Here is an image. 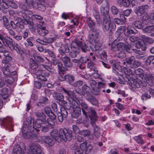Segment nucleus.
Masks as SVG:
<instances>
[{
	"mask_svg": "<svg viewBox=\"0 0 154 154\" xmlns=\"http://www.w3.org/2000/svg\"><path fill=\"white\" fill-rule=\"evenodd\" d=\"M63 90L64 93L66 95V96L67 100L70 104L69 108L66 107L67 109H69L72 107L73 112L72 113V116L73 117L77 118L81 114V110L80 107L75 105L76 103L78 105H80V103L77 99V95L78 94L75 91H68L65 89L63 88Z\"/></svg>",
	"mask_w": 154,
	"mask_h": 154,
	"instance_id": "nucleus-1",
	"label": "nucleus"
},
{
	"mask_svg": "<svg viewBox=\"0 0 154 154\" xmlns=\"http://www.w3.org/2000/svg\"><path fill=\"white\" fill-rule=\"evenodd\" d=\"M71 133L68 132L66 129H60L58 131L57 130H55L51 133V135L55 137V139L58 142H60L62 140L65 142L67 141H70L71 138L75 139L77 137L78 141L79 142L82 141L84 139L82 137L79 136V134H76L74 136H71Z\"/></svg>",
	"mask_w": 154,
	"mask_h": 154,
	"instance_id": "nucleus-2",
	"label": "nucleus"
},
{
	"mask_svg": "<svg viewBox=\"0 0 154 154\" xmlns=\"http://www.w3.org/2000/svg\"><path fill=\"white\" fill-rule=\"evenodd\" d=\"M100 11L102 14L104 16V19L105 21L106 19V20L103 24V30L106 32L109 30H112L115 29L116 28V25L113 23L111 22L107 9H105L103 7H101L100 8Z\"/></svg>",
	"mask_w": 154,
	"mask_h": 154,
	"instance_id": "nucleus-3",
	"label": "nucleus"
},
{
	"mask_svg": "<svg viewBox=\"0 0 154 154\" xmlns=\"http://www.w3.org/2000/svg\"><path fill=\"white\" fill-rule=\"evenodd\" d=\"M71 48L74 52H70L69 54L70 56L72 58H75L76 57V53L79 52L80 48L81 49L83 52H86L84 44H82L80 40L78 39H76L75 42L72 43L71 45Z\"/></svg>",
	"mask_w": 154,
	"mask_h": 154,
	"instance_id": "nucleus-4",
	"label": "nucleus"
},
{
	"mask_svg": "<svg viewBox=\"0 0 154 154\" xmlns=\"http://www.w3.org/2000/svg\"><path fill=\"white\" fill-rule=\"evenodd\" d=\"M0 39L5 46H8L11 50L15 49L17 52L19 51L20 48L19 46L17 45L15 46L14 42L9 37H4L2 35L0 34Z\"/></svg>",
	"mask_w": 154,
	"mask_h": 154,
	"instance_id": "nucleus-5",
	"label": "nucleus"
},
{
	"mask_svg": "<svg viewBox=\"0 0 154 154\" xmlns=\"http://www.w3.org/2000/svg\"><path fill=\"white\" fill-rule=\"evenodd\" d=\"M29 127L28 123L26 122H24L22 129L23 137L25 139L30 137L34 139L36 138L37 135L35 134H32L29 132Z\"/></svg>",
	"mask_w": 154,
	"mask_h": 154,
	"instance_id": "nucleus-6",
	"label": "nucleus"
},
{
	"mask_svg": "<svg viewBox=\"0 0 154 154\" xmlns=\"http://www.w3.org/2000/svg\"><path fill=\"white\" fill-rule=\"evenodd\" d=\"M44 110L45 114L49 117L47 120L48 124L52 127L54 125V121L56 118V116L52 112L51 108L49 107L44 108Z\"/></svg>",
	"mask_w": 154,
	"mask_h": 154,
	"instance_id": "nucleus-7",
	"label": "nucleus"
},
{
	"mask_svg": "<svg viewBox=\"0 0 154 154\" xmlns=\"http://www.w3.org/2000/svg\"><path fill=\"white\" fill-rule=\"evenodd\" d=\"M23 19L20 22L16 23L17 27L20 28L21 29H23L24 26L22 23L25 24H29L31 26L33 25V23L31 19L28 16L24 14L22 15Z\"/></svg>",
	"mask_w": 154,
	"mask_h": 154,
	"instance_id": "nucleus-8",
	"label": "nucleus"
},
{
	"mask_svg": "<svg viewBox=\"0 0 154 154\" xmlns=\"http://www.w3.org/2000/svg\"><path fill=\"white\" fill-rule=\"evenodd\" d=\"M29 152L32 154H44L40 145L37 143H32L30 144Z\"/></svg>",
	"mask_w": 154,
	"mask_h": 154,
	"instance_id": "nucleus-9",
	"label": "nucleus"
},
{
	"mask_svg": "<svg viewBox=\"0 0 154 154\" xmlns=\"http://www.w3.org/2000/svg\"><path fill=\"white\" fill-rule=\"evenodd\" d=\"M98 32L97 30L91 31L88 35L89 41L91 44L93 43H96L98 40Z\"/></svg>",
	"mask_w": 154,
	"mask_h": 154,
	"instance_id": "nucleus-10",
	"label": "nucleus"
},
{
	"mask_svg": "<svg viewBox=\"0 0 154 154\" xmlns=\"http://www.w3.org/2000/svg\"><path fill=\"white\" fill-rule=\"evenodd\" d=\"M0 122H2V125L8 128L13 127V120L11 117L0 119Z\"/></svg>",
	"mask_w": 154,
	"mask_h": 154,
	"instance_id": "nucleus-11",
	"label": "nucleus"
},
{
	"mask_svg": "<svg viewBox=\"0 0 154 154\" xmlns=\"http://www.w3.org/2000/svg\"><path fill=\"white\" fill-rule=\"evenodd\" d=\"M45 123H46V124H48L47 125L48 126V127H49L50 126L52 128L50 125L48 124V122H46V120L44 121V119H38L36 120L35 125L34 124L30 123V128H32L33 127V129H34L35 128V127L36 128H39L41 127L42 125Z\"/></svg>",
	"mask_w": 154,
	"mask_h": 154,
	"instance_id": "nucleus-12",
	"label": "nucleus"
},
{
	"mask_svg": "<svg viewBox=\"0 0 154 154\" xmlns=\"http://www.w3.org/2000/svg\"><path fill=\"white\" fill-rule=\"evenodd\" d=\"M56 130V129L54 130L51 133V137L53 138V139H51L48 136H43L42 137V139L44 140V142L48 144L49 146H52L54 145V140H56L57 142H58L55 139L54 137L53 136H52L51 134L52 133L53 131L54 130Z\"/></svg>",
	"mask_w": 154,
	"mask_h": 154,
	"instance_id": "nucleus-13",
	"label": "nucleus"
},
{
	"mask_svg": "<svg viewBox=\"0 0 154 154\" xmlns=\"http://www.w3.org/2000/svg\"><path fill=\"white\" fill-rule=\"evenodd\" d=\"M148 8L147 5L139 6L135 9V12L138 16H140L145 12Z\"/></svg>",
	"mask_w": 154,
	"mask_h": 154,
	"instance_id": "nucleus-14",
	"label": "nucleus"
},
{
	"mask_svg": "<svg viewBox=\"0 0 154 154\" xmlns=\"http://www.w3.org/2000/svg\"><path fill=\"white\" fill-rule=\"evenodd\" d=\"M81 148H82L83 150H85V153H89L93 149L92 145L91 144H87L86 142H84L81 144Z\"/></svg>",
	"mask_w": 154,
	"mask_h": 154,
	"instance_id": "nucleus-15",
	"label": "nucleus"
},
{
	"mask_svg": "<svg viewBox=\"0 0 154 154\" xmlns=\"http://www.w3.org/2000/svg\"><path fill=\"white\" fill-rule=\"evenodd\" d=\"M84 47L86 51H90L93 47H94L96 50H99L100 49L101 44L98 42V40H97V42L95 43H93L91 44L92 45H91L90 47H88L85 44L83 43Z\"/></svg>",
	"mask_w": 154,
	"mask_h": 154,
	"instance_id": "nucleus-16",
	"label": "nucleus"
},
{
	"mask_svg": "<svg viewBox=\"0 0 154 154\" xmlns=\"http://www.w3.org/2000/svg\"><path fill=\"white\" fill-rule=\"evenodd\" d=\"M128 83L132 89L139 88L142 85L141 82L137 80H132Z\"/></svg>",
	"mask_w": 154,
	"mask_h": 154,
	"instance_id": "nucleus-17",
	"label": "nucleus"
},
{
	"mask_svg": "<svg viewBox=\"0 0 154 154\" xmlns=\"http://www.w3.org/2000/svg\"><path fill=\"white\" fill-rule=\"evenodd\" d=\"M87 113H88V115L89 117L91 119V123H92L94 122V121L97 119V115L94 109H93L91 108L90 109V110Z\"/></svg>",
	"mask_w": 154,
	"mask_h": 154,
	"instance_id": "nucleus-18",
	"label": "nucleus"
},
{
	"mask_svg": "<svg viewBox=\"0 0 154 154\" xmlns=\"http://www.w3.org/2000/svg\"><path fill=\"white\" fill-rule=\"evenodd\" d=\"M11 65L10 64H5L4 66L2 68L3 72L4 74L7 76L11 75V68H10Z\"/></svg>",
	"mask_w": 154,
	"mask_h": 154,
	"instance_id": "nucleus-19",
	"label": "nucleus"
},
{
	"mask_svg": "<svg viewBox=\"0 0 154 154\" xmlns=\"http://www.w3.org/2000/svg\"><path fill=\"white\" fill-rule=\"evenodd\" d=\"M135 58L134 56L126 59L125 61L123 62V64L124 65H126L128 67H131L132 65L135 62Z\"/></svg>",
	"mask_w": 154,
	"mask_h": 154,
	"instance_id": "nucleus-20",
	"label": "nucleus"
},
{
	"mask_svg": "<svg viewBox=\"0 0 154 154\" xmlns=\"http://www.w3.org/2000/svg\"><path fill=\"white\" fill-rule=\"evenodd\" d=\"M11 77H9L8 79L7 80V82L10 85H11L14 81H17V76L16 75V72L13 71L11 73Z\"/></svg>",
	"mask_w": 154,
	"mask_h": 154,
	"instance_id": "nucleus-21",
	"label": "nucleus"
},
{
	"mask_svg": "<svg viewBox=\"0 0 154 154\" xmlns=\"http://www.w3.org/2000/svg\"><path fill=\"white\" fill-rule=\"evenodd\" d=\"M62 56L61 59L65 66L67 67H70L71 66V64L69 58L66 55H63Z\"/></svg>",
	"mask_w": 154,
	"mask_h": 154,
	"instance_id": "nucleus-22",
	"label": "nucleus"
},
{
	"mask_svg": "<svg viewBox=\"0 0 154 154\" xmlns=\"http://www.w3.org/2000/svg\"><path fill=\"white\" fill-rule=\"evenodd\" d=\"M152 79L154 80V75L152 77L151 76H148L145 75V77L142 79L143 81L144 80V82H146L150 86H152L153 85V83Z\"/></svg>",
	"mask_w": 154,
	"mask_h": 154,
	"instance_id": "nucleus-23",
	"label": "nucleus"
},
{
	"mask_svg": "<svg viewBox=\"0 0 154 154\" xmlns=\"http://www.w3.org/2000/svg\"><path fill=\"white\" fill-rule=\"evenodd\" d=\"M125 49L126 51L128 52L131 53V51L132 50H133V51L134 53H136L137 54H141V52L140 51H139L136 50V49H131V45H130L129 44H128V45H125Z\"/></svg>",
	"mask_w": 154,
	"mask_h": 154,
	"instance_id": "nucleus-24",
	"label": "nucleus"
},
{
	"mask_svg": "<svg viewBox=\"0 0 154 154\" xmlns=\"http://www.w3.org/2000/svg\"><path fill=\"white\" fill-rule=\"evenodd\" d=\"M21 148L17 145L14 147L12 154H23ZM23 154H29L27 153H25Z\"/></svg>",
	"mask_w": 154,
	"mask_h": 154,
	"instance_id": "nucleus-25",
	"label": "nucleus"
},
{
	"mask_svg": "<svg viewBox=\"0 0 154 154\" xmlns=\"http://www.w3.org/2000/svg\"><path fill=\"white\" fill-rule=\"evenodd\" d=\"M80 105H81V106L82 108V111L83 113L86 115L88 112L90 110V109L91 108L89 107L87 104H86L85 103H80Z\"/></svg>",
	"mask_w": 154,
	"mask_h": 154,
	"instance_id": "nucleus-26",
	"label": "nucleus"
},
{
	"mask_svg": "<svg viewBox=\"0 0 154 154\" xmlns=\"http://www.w3.org/2000/svg\"><path fill=\"white\" fill-rule=\"evenodd\" d=\"M59 53L62 55H64V52L68 53L69 52V49L67 45H62L61 47L59 50Z\"/></svg>",
	"mask_w": 154,
	"mask_h": 154,
	"instance_id": "nucleus-27",
	"label": "nucleus"
},
{
	"mask_svg": "<svg viewBox=\"0 0 154 154\" xmlns=\"http://www.w3.org/2000/svg\"><path fill=\"white\" fill-rule=\"evenodd\" d=\"M37 31L38 34L42 36H45L48 33V31L46 29L45 27L37 29Z\"/></svg>",
	"mask_w": 154,
	"mask_h": 154,
	"instance_id": "nucleus-28",
	"label": "nucleus"
},
{
	"mask_svg": "<svg viewBox=\"0 0 154 154\" xmlns=\"http://www.w3.org/2000/svg\"><path fill=\"white\" fill-rule=\"evenodd\" d=\"M141 38L143 42L148 44H152L153 43V40L150 38L146 37L144 35H142Z\"/></svg>",
	"mask_w": 154,
	"mask_h": 154,
	"instance_id": "nucleus-29",
	"label": "nucleus"
},
{
	"mask_svg": "<svg viewBox=\"0 0 154 154\" xmlns=\"http://www.w3.org/2000/svg\"><path fill=\"white\" fill-rule=\"evenodd\" d=\"M100 80L98 82L97 88L100 89V88H104L106 85V82L102 78H100Z\"/></svg>",
	"mask_w": 154,
	"mask_h": 154,
	"instance_id": "nucleus-30",
	"label": "nucleus"
},
{
	"mask_svg": "<svg viewBox=\"0 0 154 154\" xmlns=\"http://www.w3.org/2000/svg\"><path fill=\"white\" fill-rule=\"evenodd\" d=\"M131 26H129L127 28V30L124 32L125 35L126 37H129L131 34L135 33L134 30L132 29Z\"/></svg>",
	"mask_w": 154,
	"mask_h": 154,
	"instance_id": "nucleus-31",
	"label": "nucleus"
},
{
	"mask_svg": "<svg viewBox=\"0 0 154 154\" xmlns=\"http://www.w3.org/2000/svg\"><path fill=\"white\" fill-rule=\"evenodd\" d=\"M72 129L74 132L72 133L71 131H69L68 132H70L71 133V136H74L76 134H79L80 131L79 130V128L75 125H73L72 126Z\"/></svg>",
	"mask_w": 154,
	"mask_h": 154,
	"instance_id": "nucleus-32",
	"label": "nucleus"
},
{
	"mask_svg": "<svg viewBox=\"0 0 154 154\" xmlns=\"http://www.w3.org/2000/svg\"><path fill=\"white\" fill-rule=\"evenodd\" d=\"M8 90L6 88L3 89L1 94V97L4 99H6L8 96Z\"/></svg>",
	"mask_w": 154,
	"mask_h": 154,
	"instance_id": "nucleus-33",
	"label": "nucleus"
},
{
	"mask_svg": "<svg viewBox=\"0 0 154 154\" xmlns=\"http://www.w3.org/2000/svg\"><path fill=\"white\" fill-rule=\"evenodd\" d=\"M35 115L36 116L39 118V119H44V121H46V116L41 111H37L35 113Z\"/></svg>",
	"mask_w": 154,
	"mask_h": 154,
	"instance_id": "nucleus-34",
	"label": "nucleus"
},
{
	"mask_svg": "<svg viewBox=\"0 0 154 154\" xmlns=\"http://www.w3.org/2000/svg\"><path fill=\"white\" fill-rule=\"evenodd\" d=\"M143 31L145 33H150L154 31V25L146 26L143 29Z\"/></svg>",
	"mask_w": 154,
	"mask_h": 154,
	"instance_id": "nucleus-35",
	"label": "nucleus"
},
{
	"mask_svg": "<svg viewBox=\"0 0 154 154\" xmlns=\"http://www.w3.org/2000/svg\"><path fill=\"white\" fill-rule=\"evenodd\" d=\"M125 44L124 43L120 42L118 43L116 47L117 51H124Z\"/></svg>",
	"mask_w": 154,
	"mask_h": 154,
	"instance_id": "nucleus-36",
	"label": "nucleus"
},
{
	"mask_svg": "<svg viewBox=\"0 0 154 154\" xmlns=\"http://www.w3.org/2000/svg\"><path fill=\"white\" fill-rule=\"evenodd\" d=\"M89 83L91 87L94 91H95L96 89L97 83L96 82L92 79H90L89 81Z\"/></svg>",
	"mask_w": 154,
	"mask_h": 154,
	"instance_id": "nucleus-37",
	"label": "nucleus"
},
{
	"mask_svg": "<svg viewBox=\"0 0 154 154\" xmlns=\"http://www.w3.org/2000/svg\"><path fill=\"white\" fill-rule=\"evenodd\" d=\"M119 5L120 7L123 6L124 7H128L130 5L129 1H119Z\"/></svg>",
	"mask_w": 154,
	"mask_h": 154,
	"instance_id": "nucleus-38",
	"label": "nucleus"
},
{
	"mask_svg": "<svg viewBox=\"0 0 154 154\" xmlns=\"http://www.w3.org/2000/svg\"><path fill=\"white\" fill-rule=\"evenodd\" d=\"M3 24L7 29L10 30L11 29V27L7 21V20L5 17H3Z\"/></svg>",
	"mask_w": 154,
	"mask_h": 154,
	"instance_id": "nucleus-39",
	"label": "nucleus"
},
{
	"mask_svg": "<svg viewBox=\"0 0 154 154\" xmlns=\"http://www.w3.org/2000/svg\"><path fill=\"white\" fill-rule=\"evenodd\" d=\"M30 67L32 69H35L38 66L37 64L35 61L31 59L30 60Z\"/></svg>",
	"mask_w": 154,
	"mask_h": 154,
	"instance_id": "nucleus-40",
	"label": "nucleus"
},
{
	"mask_svg": "<svg viewBox=\"0 0 154 154\" xmlns=\"http://www.w3.org/2000/svg\"><path fill=\"white\" fill-rule=\"evenodd\" d=\"M126 54H125L124 51H117L116 56L120 58H122L125 57L126 56Z\"/></svg>",
	"mask_w": 154,
	"mask_h": 154,
	"instance_id": "nucleus-41",
	"label": "nucleus"
},
{
	"mask_svg": "<svg viewBox=\"0 0 154 154\" xmlns=\"http://www.w3.org/2000/svg\"><path fill=\"white\" fill-rule=\"evenodd\" d=\"M136 46L137 48H141L143 51H145L146 50V47L145 45H143V43H142V42H140V43L139 42L137 43Z\"/></svg>",
	"mask_w": 154,
	"mask_h": 154,
	"instance_id": "nucleus-42",
	"label": "nucleus"
},
{
	"mask_svg": "<svg viewBox=\"0 0 154 154\" xmlns=\"http://www.w3.org/2000/svg\"><path fill=\"white\" fill-rule=\"evenodd\" d=\"M65 77L66 79V81L69 83L72 82L74 80V77L72 75H65Z\"/></svg>",
	"mask_w": 154,
	"mask_h": 154,
	"instance_id": "nucleus-43",
	"label": "nucleus"
},
{
	"mask_svg": "<svg viewBox=\"0 0 154 154\" xmlns=\"http://www.w3.org/2000/svg\"><path fill=\"white\" fill-rule=\"evenodd\" d=\"M134 139L138 143L143 144L144 142L141 137L140 136H135Z\"/></svg>",
	"mask_w": 154,
	"mask_h": 154,
	"instance_id": "nucleus-44",
	"label": "nucleus"
},
{
	"mask_svg": "<svg viewBox=\"0 0 154 154\" xmlns=\"http://www.w3.org/2000/svg\"><path fill=\"white\" fill-rule=\"evenodd\" d=\"M88 25L89 27L91 29V31L96 30L95 29L94 23L91 20H89L88 22Z\"/></svg>",
	"mask_w": 154,
	"mask_h": 154,
	"instance_id": "nucleus-45",
	"label": "nucleus"
},
{
	"mask_svg": "<svg viewBox=\"0 0 154 154\" xmlns=\"http://www.w3.org/2000/svg\"><path fill=\"white\" fill-rule=\"evenodd\" d=\"M93 14L97 22L100 20V15L98 12L96 10H94L93 11Z\"/></svg>",
	"mask_w": 154,
	"mask_h": 154,
	"instance_id": "nucleus-46",
	"label": "nucleus"
},
{
	"mask_svg": "<svg viewBox=\"0 0 154 154\" xmlns=\"http://www.w3.org/2000/svg\"><path fill=\"white\" fill-rule=\"evenodd\" d=\"M90 132L88 130H85L80 131L79 135H80L83 136H88L89 135Z\"/></svg>",
	"mask_w": 154,
	"mask_h": 154,
	"instance_id": "nucleus-47",
	"label": "nucleus"
},
{
	"mask_svg": "<svg viewBox=\"0 0 154 154\" xmlns=\"http://www.w3.org/2000/svg\"><path fill=\"white\" fill-rule=\"evenodd\" d=\"M135 26L137 28L141 29L143 28L141 23L139 21H136L134 23Z\"/></svg>",
	"mask_w": 154,
	"mask_h": 154,
	"instance_id": "nucleus-48",
	"label": "nucleus"
},
{
	"mask_svg": "<svg viewBox=\"0 0 154 154\" xmlns=\"http://www.w3.org/2000/svg\"><path fill=\"white\" fill-rule=\"evenodd\" d=\"M60 113L63 116L64 118H66L68 115V112L67 110L64 108L61 109V112Z\"/></svg>",
	"mask_w": 154,
	"mask_h": 154,
	"instance_id": "nucleus-49",
	"label": "nucleus"
},
{
	"mask_svg": "<svg viewBox=\"0 0 154 154\" xmlns=\"http://www.w3.org/2000/svg\"><path fill=\"white\" fill-rule=\"evenodd\" d=\"M83 152V150L82 148H81V145L80 144L79 147L76 149V150H75V154H82Z\"/></svg>",
	"mask_w": 154,
	"mask_h": 154,
	"instance_id": "nucleus-50",
	"label": "nucleus"
},
{
	"mask_svg": "<svg viewBox=\"0 0 154 154\" xmlns=\"http://www.w3.org/2000/svg\"><path fill=\"white\" fill-rule=\"evenodd\" d=\"M141 64L140 62L139 61L135 60V62L133 63L132 65L131 68L137 67Z\"/></svg>",
	"mask_w": 154,
	"mask_h": 154,
	"instance_id": "nucleus-51",
	"label": "nucleus"
},
{
	"mask_svg": "<svg viewBox=\"0 0 154 154\" xmlns=\"http://www.w3.org/2000/svg\"><path fill=\"white\" fill-rule=\"evenodd\" d=\"M150 98V96L146 94H142L141 97L142 99L143 100H146Z\"/></svg>",
	"mask_w": 154,
	"mask_h": 154,
	"instance_id": "nucleus-52",
	"label": "nucleus"
},
{
	"mask_svg": "<svg viewBox=\"0 0 154 154\" xmlns=\"http://www.w3.org/2000/svg\"><path fill=\"white\" fill-rule=\"evenodd\" d=\"M112 13L114 14H117L118 11L117 9L114 6H112L111 9Z\"/></svg>",
	"mask_w": 154,
	"mask_h": 154,
	"instance_id": "nucleus-53",
	"label": "nucleus"
},
{
	"mask_svg": "<svg viewBox=\"0 0 154 154\" xmlns=\"http://www.w3.org/2000/svg\"><path fill=\"white\" fill-rule=\"evenodd\" d=\"M100 57L101 59L104 60L106 61V57L107 56L106 54V53L103 52L100 55Z\"/></svg>",
	"mask_w": 154,
	"mask_h": 154,
	"instance_id": "nucleus-54",
	"label": "nucleus"
},
{
	"mask_svg": "<svg viewBox=\"0 0 154 154\" xmlns=\"http://www.w3.org/2000/svg\"><path fill=\"white\" fill-rule=\"evenodd\" d=\"M37 78L38 79H40L42 81H46L47 79L44 75H39L37 76Z\"/></svg>",
	"mask_w": 154,
	"mask_h": 154,
	"instance_id": "nucleus-55",
	"label": "nucleus"
},
{
	"mask_svg": "<svg viewBox=\"0 0 154 154\" xmlns=\"http://www.w3.org/2000/svg\"><path fill=\"white\" fill-rule=\"evenodd\" d=\"M45 24L44 22L43 21H41L39 22V23L37 25V29H41L45 27L44 26Z\"/></svg>",
	"mask_w": 154,
	"mask_h": 154,
	"instance_id": "nucleus-56",
	"label": "nucleus"
},
{
	"mask_svg": "<svg viewBox=\"0 0 154 154\" xmlns=\"http://www.w3.org/2000/svg\"><path fill=\"white\" fill-rule=\"evenodd\" d=\"M120 20L122 22L121 24H123L125 23L126 22V18L124 17L123 14H121L120 15Z\"/></svg>",
	"mask_w": 154,
	"mask_h": 154,
	"instance_id": "nucleus-57",
	"label": "nucleus"
},
{
	"mask_svg": "<svg viewBox=\"0 0 154 154\" xmlns=\"http://www.w3.org/2000/svg\"><path fill=\"white\" fill-rule=\"evenodd\" d=\"M64 99V97L63 95L61 94H59L56 97V99L60 101H63Z\"/></svg>",
	"mask_w": 154,
	"mask_h": 154,
	"instance_id": "nucleus-58",
	"label": "nucleus"
},
{
	"mask_svg": "<svg viewBox=\"0 0 154 154\" xmlns=\"http://www.w3.org/2000/svg\"><path fill=\"white\" fill-rule=\"evenodd\" d=\"M32 18L33 19H38L41 20L42 19V17L38 15H33L32 16Z\"/></svg>",
	"mask_w": 154,
	"mask_h": 154,
	"instance_id": "nucleus-59",
	"label": "nucleus"
},
{
	"mask_svg": "<svg viewBox=\"0 0 154 154\" xmlns=\"http://www.w3.org/2000/svg\"><path fill=\"white\" fill-rule=\"evenodd\" d=\"M131 12V9H127L124 12V14L126 16H129Z\"/></svg>",
	"mask_w": 154,
	"mask_h": 154,
	"instance_id": "nucleus-60",
	"label": "nucleus"
},
{
	"mask_svg": "<svg viewBox=\"0 0 154 154\" xmlns=\"http://www.w3.org/2000/svg\"><path fill=\"white\" fill-rule=\"evenodd\" d=\"M94 66V64L91 63H88L87 67L88 68H89L90 69H91L92 70L94 71H95L96 72V71L95 70V69H94L93 68Z\"/></svg>",
	"mask_w": 154,
	"mask_h": 154,
	"instance_id": "nucleus-61",
	"label": "nucleus"
},
{
	"mask_svg": "<svg viewBox=\"0 0 154 154\" xmlns=\"http://www.w3.org/2000/svg\"><path fill=\"white\" fill-rule=\"evenodd\" d=\"M48 100V98L46 97H42L41 98L39 103H46L47 102Z\"/></svg>",
	"mask_w": 154,
	"mask_h": 154,
	"instance_id": "nucleus-62",
	"label": "nucleus"
},
{
	"mask_svg": "<svg viewBox=\"0 0 154 154\" xmlns=\"http://www.w3.org/2000/svg\"><path fill=\"white\" fill-rule=\"evenodd\" d=\"M125 29V27L124 26H120L117 30V32L118 33H122L123 32V30Z\"/></svg>",
	"mask_w": 154,
	"mask_h": 154,
	"instance_id": "nucleus-63",
	"label": "nucleus"
},
{
	"mask_svg": "<svg viewBox=\"0 0 154 154\" xmlns=\"http://www.w3.org/2000/svg\"><path fill=\"white\" fill-rule=\"evenodd\" d=\"M149 18L151 20V23H154V13H151L150 14Z\"/></svg>",
	"mask_w": 154,
	"mask_h": 154,
	"instance_id": "nucleus-64",
	"label": "nucleus"
}]
</instances>
